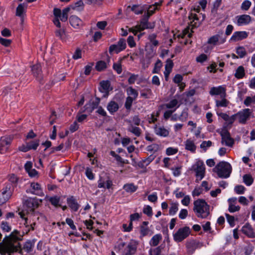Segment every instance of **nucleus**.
I'll use <instances>...</instances> for the list:
<instances>
[{
    "mask_svg": "<svg viewBox=\"0 0 255 255\" xmlns=\"http://www.w3.org/2000/svg\"><path fill=\"white\" fill-rule=\"evenodd\" d=\"M21 239L20 233L14 230L8 236H5L2 242L0 243V254L1 255H11L14 253L18 252L22 254V250L18 241Z\"/></svg>",
    "mask_w": 255,
    "mask_h": 255,
    "instance_id": "1",
    "label": "nucleus"
},
{
    "mask_svg": "<svg viewBox=\"0 0 255 255\" xmlns=\"http://www.w3.org/2000/svg\"><path fill=\"white\" fill-rule=\"evenodd\" d=\"M194 211L198 217L207 218L210 214L209 206L203 199H199L194 202Z\"/></svg>",
    "mask_w": 255,
    "mask_h": 255,
    "instance_id": "2",
    "label": "nucleus"
},
{
    "mask_svg": "<svg viewBox=\"0 0 255 255\" xmlns=\"http://www.w3.org/2000/svg\"><path fill=\"white\" fill-rule=\"evenodd\" d=\"M214 170L219 177L226 178L230 175L232 167L228 162L222 161L216 166Z\"/></svg>",
    "mask_w": 255,
    "mask_h": 255,
    "instance_id": "3",
    "label": "nucleus"
},
{
    "mask_svg": "<svg viewBox=\"0 0 255 255\" xmlns=\"http://www.w3.org/2000/svg\"><path fill=\"white\" fill-rule=\"evenodd\" d=\"M42 202L41 200H39L36 198H28L23 201L24 206L26 208L27 212L31 215H35L36 213L34 210L38 207L40 203Z\"/></svg>",
    "mask_w": 255,
    "mask_h": 255,
    "instance_id": "4",
    "label": "nucleus"
},
{
    "mask_svg": "<svg viewBox=\"0 0 255 255\" xmlns=\"http://www.w3.org/2000/svg\"><path fill=\"white\" fill-rule=\"evenodd\" d=\"M190 233L191 231L188 227L180 228L173 234V239L176 242H181L186 239Z\"/></svg>",
    "mask_w": 255,
    "mask_h": 255,
    "instance_id": "5",
    "label": "nucleus"
},
{
    "mask_svg": "<svg viewBox=\"0 0 255 255\" xmlns=\"http://www.w3.org/2000/svg\"><path fill=\"white\" fill-rule=\"evenodd\" d=\"M222 137V143L226 146L232 147L234 143V139L231 137L230 133L226 128H222L220 132Z\"/></svg>",
    "mask_w": 255,
    "mask_h": 255,
    "instance_id": "6",
    "label": "nucleus"
},
{
    "mask_svg": "<svg viewBox=\"0 0 255 255\" xmlns=\"http://www.w3.org/2000/svg\"><path fill=\"white\" fill-rule=\"evenodd\" d=\"M223 31H220L208 39V43L213 45L222 44L226 41V37L223 36Z\"/></svg>",
    "mask_w": 255,
    "mask_h": 255,
    "instance_id": "7",
    "label": "nucleus"
},
{
    "mask_svg": "<svg viewBox=\"0 0 255 255\" xmlns=\"http://www.w3.org/2000/svg\"><path fill=\"white\" fill-rule=\"evenodd\" d=\"M127 47L126 40L121 38L118 42L117 44H112L109 47V51L111 54L113 53H119L125 50Z\"/></svg>",
    "mask_w": 255,
    "mask_h": 255,
    "instance_id": "8",
    "label": "nucleus"
},
{
    "mask_svg": "<svg viewBox=\"0 0 255 255\" xmlns=\"http://www.w3.org/2000/svg\"><path fill=\"white\" fill-rule=\"evenodd\" d=\"M193 170L196 172V176L201 180L205 175V167L201 160H198L196 164L192 166Z\"/></svg>",
    "mask_w": 255,
    "mask_h": 255,
    "instance_id": "9",
    "label": "nucleus"
},
{
    "mask_svg": "<svg viewBox=\"0 0 255 255\" xmlns=\"http://www.w3.org/2000/svg\"><path fill=\"white\" fill-rule=\"evenodd\" d=\"M219 116L221 117L226 122L224 124L223 128H230L232 127V125L235 121L237 119V115H233L232 116H229L226 113H221L219 114Z\"/></svg>",
    "mask_w": 255,
    "mask_h": 255,
    "instance_id": "10",
    "label": "nucleus"
},
{
    "mask_svg": "<svg viewBox=\"0 0 255 255\" xmlns=\"http://www.w3.org/2000/svg\"><path fill=\"white\" fill-rule=\"evenodd\" d=\"M149 18V16L143 15L142 18L140 20V24L139 25H137L135 26L136 28H138V30L139 31L143 30L145 29H152L154 27V24L150 23L148 22V20Z\"/></svg>",
    "mask_w": 255,
    "mask_h": 255,
    "instance_id": "11",
    "label": "nucleus"
},
{
    "mask_svg": "<svg viewBox=\"0 0 255 255\" xmlns=\"http://www.w3.org/2000/svg\"><path fill=\"white\" fill-rule=\"evenodd\" d=\"M12 138L10 136H3L0 139V153H4L10 144Z\"/></svg>",
    "mask_w": 255,
    "mask_h": 255,
    "instance_id": "12",
    "label": "nucleus"
},
{
    "mask_svg": "<svg viewBox=\"0 0 255 255\" xmlns=\"http://www.w3.org/2000/svg\"><path fill=\"white\" fill-rule=\"evenodd\" d=\"M113 185L112 181L107 176H100L98 180V187L100 188H107L110 189Z\"/></svg>",
    "mask_w": 255,
    "mask_h": 255,
    "instance_id": "13",
    "label": "nucleus"
},
{
    "mask_svg": "<svg viewBox=\"0 0 255 255\" xmlns=\"http://www.w3.org/2000/svg\"><path fill=\"white\" fill-rule=\"evenodd\" d=\"M226 89L223 86L214 87L211 88L209 94L212 96L220 95L221 98L226 97Z\"/></svg>",
    "mask_w": 255,
    "mask_h": 255,
    "instance_id": "14",
    "label": "nucleus"
},
{
    "mask_svg": "<svg viewBox=\"0 0 255 255\" xmlns=\"http://www.w3.org/2000/svg\"><path fill=\"white\" fill-rule=\"evenodd\" d=\"M251 114V111L250 109H245L243 111L238 112L235 115H237V118H238L239 123L244 124L249 119Z\"/></svg>",
    "mask_w": 255,
    "mask_h": 255,
    "instance_id": "15",
    "label": "nucleus"
},
{
    "mask_svg": "<svg viewBox=\"0 0 255 255\" xmlns=\"http://www.w3.org/2000/svg\"><path fill=\"white\" fill-rule=\"evenodd\" d=\"M26 192L31 193L38 196H42L43 195L40 185L38 183L35 182L31 183L30 189H27Z\"/></svg>",
    "mask_w": 255,
    "mask_h": 255,
    "instance_id": "16",
    "label": "nucleus"
},
{
    "mask_svg": "<svg viewBox=\"0 0 255 255\" xmlns=\"http://www.w3.org/2000/svg\"><path fill=\"white\" fill-rule=\"evenodd\" d=\"M248 36V33L246 31H236L231 36L230 41L236 42L246 38Z\"/></svg>",
    "mask_w": 255,
    "mask_h": 255,
    "instance_id": "17",
    "label": "nucleus"
},
{
    "mask_svg": "<svg viewBox=\"0 0 255 255\" xmlns=\"http://www.w3.org/2000/svg\"><path fill=\"white\" fill-rule=\"evenodd\" d=\"M237 24L239 26L248 24L251 21V17L247 14L237 16Z\"/></svg>",
    "mask_w": 255,
    "mask_h": 255,
    "instance_id": "18",
    "label": "nucleus"
},
{
    "mask_svg": "<svg viewBox=\"0 0 255 255\" xmlns=\"http://www.w3.org/2000/svg\"><path fill=\"white\" fill-rule=\"evenodd\" d=\"M55 36L63 42H66L69 39V36L66 33L64 29H57L55 31Z\"/></svg>",
    "mask_w": 255,
    "mask_h": 255,
    "instance_id": "19",
    "label": "nucleus"
},
{
    "mask_svg": "<svg viewBox=\"0 0 255 255\" xmlns=\"http://www.w3.org/2000/svg\"><path fill=\"white\" fill-rule=\"evenodd\" d=\"M71 25L75 28H78L83 25V21L75 15L70 16L69 19Z\"/></svg>",
    "mask_w": 255,
    "mask_h": 255,
    "instance_id": "20",
    "label": "nucleus"
},
{
    "mask_svg": "<svg viewBox=\"0 0 255 255\" xmlns=\"http://www.w3.org/2000/svg\"><path fill=\"white\" fill-rule=\"evenodd\" d=\"M67 202L69 207L74 211H77L79 208L80 205L73 196L67 198Z\"/></svg>",
    "mask_w": 255,
    "mask_h": 255,
    "instance_id": "21",
    "label": "nucleus"
},
{
    "mask_svg": "<svg viewBox=\"0 0 255 255\" xmlns=\"http://www.w3.org/2000/svg\"><path fill=\"white\" fill-rule=\"evenodd\" d=\"M100 100L96 98L92 103H89L85 106L86 110L88 112H92L95 109L98 108Z\"/></svg>",
    "mask_w": 255,
    "mask_h": 255,
    "instance_id": "22",
    "label": "nucleus"
},
{
    "mask_svg": "<svg viewBox=\"0 0 255 255\" xmlns=\"http://www.w3.org/2000/svg\"><path fill=\"white\" fill-rule=\"evenodd\" d=\"M31 71L33 75L37 79H41V66L40 64L34 65L31 67Z\"/></svg>",
    "mask_w": 255,
    "mask_h": 255,
    "instance_id": "23",
    "label": "nucleus"
},
{
    "mask_svg": "<svg viewBox=\"0 0 255 255\" xmlns=\"http://www.w3.org/2000/svg\"><path fill=\"white\" fill-rule=\"evenodd\" d=\"M154 131L157 135L161 136H167L169 134V131L164 127H157L156 125L154 128Z\"/></svg>",
    "mask_w": 255,
    "mask_h": 255,
    "instance_id": "24",
    "label": "nucleus"
},
{
    "mask_svg": "<svg viewBox=\"0 0 255 255\" xmlns=\"http://www.w3.org/2000/svg\"><path fill=\"white\" fill-rule=\"evenodd\" d=\"M119 109L118 104L113 101L110 102L107 105V110L111 114L116 112Z\"/></svg>",
    "mask_w": 255,
    "mask_h": 255,
    "instance_id": "25",
    "label": "nucleus"
},
{
    "mask_svg": "<svg viewBox=\"0 0 255 255\" xmlns=\"http://www.w3.org/2000/svg\"><path fill=\"white\" fill-rule=\"evenodd\" d=\"M136 251V247L132 244H129L124 250V255H133Z\"/></svg>",
    "mask_w": 255,
    "mask_h": 255,
    "instance_id": "26",
    "label": "nucleus"
},
{
    "mask_svg": "<svg viewBox=\"0 0 255 255\" xmlns=\"http://www.w3.org/2000/svg\"><path fill=\"white\" fill-rule=\"evenodd\" d=\"M173 66V63L172 61L170 59H168L166 61V64L165 66V70L164 71V75L166 78L168 76V75L171 72Z\"/></svg>",
    "mask_w": 255,
    "mask_h": 255,
    "instance_id": "27",
    "label": "nucleus"
},
{
    "mask_svg": "<svg viewBox=\"0 0 255 255\" xmlns=\"http://www.w3.org/2000/svg\"><path fill=\"white\" fill-rule=\"evenodd\" d=\"M128 130L136 136H139L141 134V129L139 128L135 127L132 124H128Z\"/></svg>",
    "mask_w": 255,
    "mask_h": 255,
    "instance_id": "28",
    "label": "nucleus"
},
{
    "mask_svg": "<svg viewBox=\"0 0 255 255\" xmlns=\"http://www.w3.org/2000/svg\"><path fill=\"white\" fill-rule=\"evenodd\" d=\"M100 91L101 92L108 93L109 92V88L110 83L108 81H103L100 83Z\"/></svg>",
    "mask_w": 255,
    "mask_h": 255,
    "instance_id": "29",
    "label": "nucleus"
},
{
    "mask_svg": "<svg viewBox=\"0 0 255 255\" xmlns=\"http://www.w3.org/2000/svg\"><path fill=\"white\" fill-rule=\"evenodd\" d=\"M180 104H179L178 101L175 99L171 100L169 102L166 104L165 106L167 109L173 110L175 108H176L177 109L180 106Z\"/></svg>",
    "mask_w": 255,
    "mask_h": 255,
    "instance_id": "30",
    "label": "nucleus"
},
{
    "mask_svg": "<svg viewBox=\"0 0 255 255\" xmlns=\"http://www.w3.org/2000/svg\"><path fill=\"white\" fill-rule=\"evenodd\" d=\"M26 7L27 5L25 4H19L16 8V15L19 17H22Z\"/></svg>",
    "mask_w": 255,
    "mask_h": 255,
    "instance_id": "31",
    "label": "nucleus"
},
{
    "mask_svg": "<svg viewBox=\"0 0 255 255\" xmlns=\"http://www.w3.org/2000/svg\"><path fill=\"white\" fill-rule=\"evenodd\" d=\"M242 232L244 234L249 237H252L254 235L253 229L251 226L249 224H246L243 226L242 228Z\"/></svg>",
    "mask_w": 255,
    "mask_h": 255,
    "instance_id": "32",
    "label": "nucleus"
},
{
    "mask_svg": "<svg viewBox=\"0 0 255 255\" xmlns=\"http://www.w3.org/2000/svg\"><path fill=\"white\" fill-rule=\"evenodd\" d=\"M161 240L162 236L160 234H156L151 238L149 243L150 245L151 246H156Z\"/></svg>",
    "mask_w": 255,
    "mask_h": 255,
    "instance_id": "33",
    "label": "nucleus"
},
{
    "mask_svg": "<svg viewBox=\"0 0 255 255\" xmlns=\"http://www.w3.org/2000/svg\"><path fill=\"white\" fill-rule=\"evenodd\" d=\"M70 9V7H67L63 9L60 16L59 17V19H60L62 21H67L68 17V12Z\"/></svg>",
    "mask_w": 255,
    "mask_h": 255,
    "instance_id": "34",
    "label": "nucleus"
},
{
    "mask_svg": "<svg viewBox=\"0 0 255 255\" xmlns=\"http://www.w3.org/2000/svg\"><path fill=\"white\" fill-rule=\"evenodd\" d=\"M185 148L191 152H194L196 150V146L193 141L190 139H187L185 142Z\"/></svg>",
    "mask_w": 255,
    "mask_h": 255,
    "instance_id": "35",
    "label": "nucleus"
},
{
    "mask_svg": "<svg viewBox=\"0 0 255 255\" xmlns=\"http://www.w3.org/2000/svg\"><path fill=\"white\" fill-rule=\"evenodd\" d=\"M127 92L128 96H130L131 98L134 100L137 98L138 95L137 91L131 87H130L127 89Z\"/></svg>",
    "mask_w": 255,
    "mask_h": 255,
    "instance_id": "36",
    "label": "nucleus"
},
{
    "mask_svg": "<svg viewBox=\"0 0 255 255\" xmlns=\"http://www.w3.org/2000/svg\"><path fill=\"white\" fill-rule=\"evenodd\" d=\"M123 59H120L116 63L113 64V69L118 74H120L122 72V62Z\"/></svg>",
    "mask_w": 255,
    "mask_h": 255,
    "instance_id": "37",
    "label": "nucleus"
},
{
    "mask_svg": "<svg viewBox=\"0 0 255 255\" xmlns=\"http://www.w3.org/2000/svg\"><path fill=\"white\" fill-rule=\"evenodd\" d=\"M123 189L127 192L133 193L137 190V187L132 183L127 184L124 186Z\"/></svg>",
    "mask_w": 255,
    "mask_h": 255,
    "instance_id": "38",
    "label": "nucleus"
},
{
    "mask_svg": "<svg viewBox=\"0 0 255 255\" xmlns=\"http://www.w3.org/2000/svg\"><path fill=\"white\" fill-rule=\"evenodd\" d=\"M207 0H201L199 2V5L196 6L194 7V10L196 12H199L200 11V7L202 8V9L204 10L207 5Z\"/></svg>",
    "mask_w": 255,
    "mask_h": 255,
    "instance_id": "39",
    "label": "nucleus"
},
{
    "mask_svg": "<svg viewBox=\"0 0 255 255\" xmlns=\"http://www.w3.org/2000/svg\"><path fill=\"white\" fill-rule=\"evenodd\" d=\"M245 69L242 66H239L236 70L235 76L238 79H241L244 76Z\"/></svg>",
    "mask_w": 255,
    "mask_h": 255,
    "instance_id": "40",
    "label": "nucleus"
},
{
    "mask_svg": "<svg viewBox=\"0 0 255 255\" xmlns=\"http://www.w3.org/2000/svg\"><path fill=\"white\" fill-rule=\"evenodd\" d=\"M226 97L221 98V100L216 101V106L217 107H227L229 102L225 98Z\"/></svg>",
    "mask_w": 255,
    "mask_h": 255,
    "instance_id": "41",
    "label": "nucleus"
},
{
    "mask_svg": "<svg viewBox=\"0 0 255 255\" xmlns=\"http://www.w3.org/2000/svg\"><path fill=\"white\" fill-rule=\"evenodd\" d=\"M84 3L82 0H80L76 2L74 5H70L71 9H76L77 10H81L83 9Z\"/></svg>",
    "mask_w": 255,
    "mask_h": 255,
    "instance_id": "42",
    "label": "nucleus"
},
{
    "mask_svg": "<svg viewBox=\"0 0 255 255\" xmlns=\"http://www.w3.org/2000/svg\"><path fill=\"white\" fill-rule=\"evenodd\" d=\"M147 9V12L144 14V15L147 16V15L149 16V17L152 15L155 11L156 10V7L152 6V5L149 6H144V9Z\"/></svg>",
    "mask_w": 255,
    "mask_h": 255,
    "instance_id": "43",
    "label": "nucleus"
},
{
    "mask_svg": "<svg viewBox=\"0 0 255 255\" xmlns=\"http://www.w3.org/2000/svg\"><path fill=\"white\" fill-rule=\"evenodd\" d=\"M243 181L247 186H250L253 183L254 179L250 174H245L243 176Z\"/></svg>",
    "mask_w": 255,
    "mask_h": 255,
    "instance_id": "44",
    "label": "nucleus"
},
{
    "mask_svg": "<svg viewBox=\"0 0 255 255\" xmlns=\"http://www.w3.org/2000/svg\"><path fill=\"white\" fill-rule=\"evenodd\" d=\"M189 18L190 20H192V21H191V25L192 26V27H196L199 26V24H197L196 22H194L195 20H198V17L196 14H192L191 13L189 16Z\"/></svg>",
    "mask_w": 255,
    "mask_h": 255,
    "instance_id": "45",
    "label": "nucleus"
},
{
    "mask_svg": "<svg viewBox=\"0 0 255 255\" xmlns=\"http://www.w3.org/2000/svg\"><path fill=\"white\" fill-rule=\"evenodd\" d=\"M144 10V6H140L137 5H133L131 7V10L135 14H141Z\"/></svg>",
    "mask_w": 255,
    "mask_h": 255,
    "instance_id": "46",
    "label": "nucleus"
},
{
    "mask_svg": "<svg viewBox=\"0 0 255 255\" xmlns=\"http://www.w3.org/2000/svg\"><path fill=\"white\" fill-rule=\"evenodd\" d=\"M39 140H32L30 142H27L28 147L29 148V150L36 149L37 147L39 145Z\"/></svg>",
    "mask_w": 255,
    "mask_h": 255,
    "instance_id": "47",
    "label": "nucleus"
},
{
    "mask_svg": "<svg viewBox=\"0 0 255 255\" xmlns=\"http://www.w3.org/2000/svg\"><path fill=\"white\" fill-rule=\"evenodd\" d=\"M33 246L34 245L32 242L31 241H27L24 245L23 249L27 253H29L32 251Z\"/></svg>",
    "mask_w": 255,
    "mask_h": 255,
    "instance_id": "48",
    "label": "nucleus"
},
{
    "mask_svg": "<svg viewBox=\"0 0 255 255\" xmlns=\"http://www.w3.org/2000/svg\"><path fill=\"white\" fill-rule=\"evenodd\" d=\"M49 202L51 203L52 205L55 207L59 206V204L60 202V197L55 196L53 197H51L49 199Z\"/></svg>",
    "mask_w": 255,
    "mask_h": 255,
    "instance_id": "49",
    "label": "nucleus"
},
{
    "mask_svg": "<svg viewBox=\"0 0 255 255\" xmlns=\"http://www.w3.org/2000/svg\"><path fill=\"white\" fill-rule=\"evenodd\" d=\"M236 53L240 58H243L247 54V52L244 47L240 46L237 48Z\"/></svg>",
    "mask_w": 255,
    "mask_h": 255,
    "instance_id": "50",
    "label": "nucleus"
},
{
    "mask_svg": "<svg viewBox=\"0 0 255 255\" xmlns=\"http://www.w3.org/2000/svg\"><path fill=\"white\" fill-rule=\"evenodd\" d=\"M162 66V64L160 60L158 59L154 65V68L152 71L153 73H158Z\"/></svg>",
    "mask_w": 255,
    "mask_h": 255,
    "instance_id": "51",
    "label": "nucleus"
},
{
    "mask_svg": "<svg viewBox=\"0 0 255 255\" xmlns=\"http://www.w3.org/2000/svg\"><path fill=\"white\" fill-rule=\"evenodd\" d=\"M179 116V121L181 122H185L188 116V109L185 108L184 109L181 114H180Z\"/></svg>",
    "mask_w": 255,
    "mask_h": 255,
    "instance_id": "52",
    "label": "nucleus"
},
{
    "mask_svg": "<svg viewBox=\"0 0 255 255\" xmlns=\"http://www.w3.org/2000/svg\"><path fill=\"white\" fill-rule=\"evenodd\" d=\"M107 67V64L105 62L103 61H100L97 62L96 68V69L99 71H101L106 68Z\"/></svg>",
    "mask_w": 255,
    "mask_h": 255,
    "instance_id": "53",
    "label": "nucleus"
},
{
    "mask_svg": "<svg viewBox=\"0 0 255 255\" xmlns=\"http://www.w3.org/2000/svg\"><path fill=\"white\" fill-rule=\"evenodd\" d=\"M156 34L154 33L151 34L148 36L149 40L154 46H157L159 43L158 41L156 40Z\"/></svg>",
    "mask_w": 255,
    "mask_h": 255,
    "instance_id": "54",
    "label": "nucleus"
},
{
    "mask_svg": "<svg viewBox=\"0 0 255 255\" xmlns=\"http://www.w3.org/2000/svg\"><path fill=\"white\" fill-rule=\"evenodd\" d=\"M151 160H137L138 162H136V160H132L135 164H137L138 166L140 168H144L145 166L150 163Z\"/></svg>",
    "mask_w": 255,
    "mask_h": 255,
    "instance_id": "55",
    "label": "nucleus"
},
{
    "mask_svg": "<svg viewBox=\"0 0 255 255\" xmlns=\"http://www.w3.org/2000/svg\"><path fill=\"white\" fill-rule=\"evenodd\" d=\"M188 252L192 254L198 247V244L195 242L190 243L187 246Z\"/></svg>",
    "mask_w": 255,
    "mask_h": 255,
    "instance_id": "56",
    "label": "nucleus"
},
{
    "mask_svg": "<svg viewBox=\"0 0 255 255\" xmlns=\"http://www.w3.org/2000/svg\"><path fill=\"white\" fill-rule=\"evenodd\" d=\"M18 178L14 174H11L8 176V180L15 186L18 181Z\"/></svg>",
    "mask_w": 255,
    "mask_h": 255,
    "instance_id": "57",
    "label": "nucleus"
},
{
    "mask_svg": "<svg viewBox=\"0 0 255 255\" xmlns=\"http://www.w3.org/2000/svg\"><path fill=\"white\" fill-rule=\"evenodd\" d=\"M134 99L131 98L130 96H128L125 104V107L127 110H129L131 108L133 101Z\"/></svg>",
    "mask_w": 255,
    "mask_h": 255,
    "instance_id": "58",
    "label": "nucleus"
},
{
    "mask_svg": "<svg viewBox=\"0 0 255 255\" xmlns=\"http://www.w3.org/2000/svg\"><path fill=\"white\" fill-rule=\"evenodd\" d=\"M149 232V229L148 227H145L143 225L140 226V234L141 237L146 236Z\"/></svg>",
    "mask_w": 255,
    "mask_h": 255,
    "instance_id": "59",
    "label": "nucleus"
},
{
    "mask_svg": "<svg viewBox=\"0 0 255 255\" xmlns=\"http://www.w3.org/2000/svg\"><path fill=\"white\" fill-rule=\"evenodd\" d=\"M251 4L252 3L250 0H246L242 3L241 8L243 10H248L251 7Z\"/></svg>",
    "mask_w": 255,
    "mask_h": 255,
    "instance_id": "60",
    "label": "nucleus"
},
{
    "mask_svg": "<svg viewBox=\"0 0 255 255\" xmlns=\"http://www.w3.org/2000/svg\"><path fill=\"white\" fill-rule=\"evenodd\" d=\"M178 203H172L169 211L170 215H174L177 212L178 210Z\"/></svg>",
    "mask_w": 255,
    "mask_h": 255,
    "instance_id": "61",
    "label": "nucleus"
},
{
    "mask_svg": "<svg viewBox=\"0 0 255 255\" xmlns=\"http://www.w3.org/2000/svg\"><path fill=\"white\" fill-rule=\"evenodd\" d=\"M129 124H132V125L138 126L140 123V119L137 116H134L132 119L128 122Z\"/></svg>",
    "mask_w": 255,
    "mask_h": 255,
    "instance_id": "62",
    "label": "nucleus"
},
{
    "mask_svg": "<svg viewBox=\"0 0 255 255\" xmlns=\"http://www.w3.org/2000/svg\"><path fill=\"white\" fill-rule=\"evenodd\" d=\"M10 197L9 193L8 194L5 195L0 193V205L5 203Z\"/></svg>",
    "mask_w": 255,
    "mask_h": 255,
    "instance_id": "63",
    "label": "nucleus"
},
{
    "mask_svg": "<svg viewBox=\"0 0 255 255\" xmlns=\"http://www.w3.org/2000/svg\"><path fill=\"white\" fill-rule=\"evenodd\" d=\"M72 57L74 59L77 60L82 57V50L77 48L73 54Z\"/></svg>",
    "mask_w": 255,
    "mask_h": 255,
    "instance_id": "64",
    "label": "nucleus"
}]
</instances>
